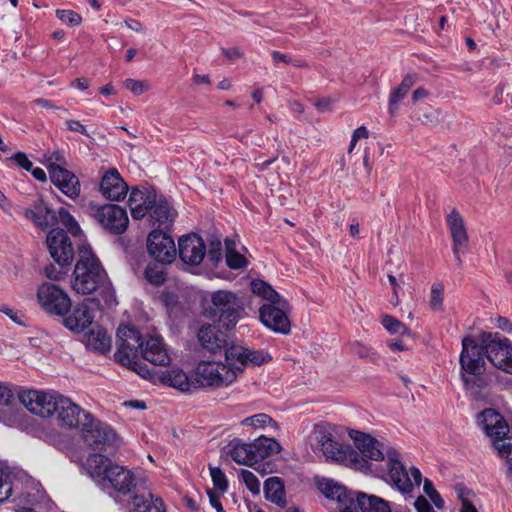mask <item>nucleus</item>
<instances>
[{
  "instance_id": "obj_1",
  "label": "nucleus",
  "mask_w": 512,
  "mask_h": 512,
  "mask_svg": "<svg viewBox=\"0 0 512 512\" xmlns=\"http://www.w3.org/2000/svg\"><path fill=\"white\" fill-rule=\"evenodd\" d=\"M19 400L27 410L37 416H54L58 425L63 428H81L84 415L90 414L71 399L58 393L28 390L19 394Z\"/></svg>"
},
{
  "instance_id": "obj_2",
  "label": "nucleus",
  "mask_w": 512,
  "mask_h": 512,
  "mask_svg": "<svg viewBox=\"0 0 512 512\" xmlns=\"http://www.w3.org/2000/svg\"><path fill=\"white\" fill-rule=\"evenodd\" d=\"M72 288L82 295L102 291L111 296V283L107 273L89 247L79 248V259L73 272Z\"/></svg>"
},
{
  "instance_id": "obj_3",
  "label": "nucleus",
  "mask_w": 512,
  "mask_h": 512,
  "mask_svg": "<svg viewBox=\"0 0 512 512\" xmlns=\"http://www.w3.org/2000/svg\"><path fill=\"white\" fill-rule=\"evenodd\" d=\"M485 349L483 346V335L481 336V344L472 337H465L462 340V351L460 353L461 378L466 390L470 391L475 397L479 391L487 386V381L483 377L486 369L484 360Z\"/></svg>"
},
{
  "instance_id": "obj_4",
  "label": "nucleus",
  "mask_w": 512,
  "mask_h": 512,
  "mask_svg": "<svg viewBox=\"0 0 512 512\" xmlns=\"http://www.w3.org/2000/svg\"><path fill=\"white\" fill-rule=\"evenodd\" d=\"M308 443L315 453H322L326 459L339 463H353L360 469L368 468V463L350 447H344L335 440L332 428L328 425H315L308 436Z\"/></svg>"
},
{
  "instance_id": "obj_5",
  "label": "nucleus",
  "mask_w": 512,
  "mask_h": 512,
  "mask_svg": "<svg viewBox=\"0 0 512 512\" xmlns=\"http://www.w3.org/2000/svg\"><path fill=\"white\" fill-rule=\"evenodd\" d=\"M483 431L493 440V446L501 458L506 460L512 475V429L494 409H486L478 415Z\"/></svg>"
},
{
  "instance_id": "obj_6",
  "label": "nucleus",
  "mask_w": 512,
  "mask_h": 512,
  "mask_svg": "<svg viewBox=\"0 0 512 512\" xmlns=\"http://www.w3.org/2000/svg\"><path fill=\"white\" fill-rule=\"evenodd\" d=\"M117 335L120 344L114 354L115 361L137 372L141 377L154 380V375L145 364L138 362V350L142 351L143 341L140 333L131 327L121 326L118 328Z\"/></svg>"
},
{
  "instance_id": "obj_7",
  "label": "nucleus",
  "mask_w": 512,
  "mask_h": 512,
  "mask_svg": "<svg viewBox=\"0 0 512 512\" xmlns=\"http://www.w3.org/2000/svg\"><path fill=\"white\" fill-rule=\"evenodd\" d=\"M212 306L207 310L210 318L218 317V321L226 330L236 326L244 311V304L237 294L219 290L211 295Z\"/></svg>"
},
{
  "instance_id": "obj_8",
  "label": "nucleus",
  "mask_w": 512,
  "mask_h": 512,
  "mask_svg": "<svg viewBox=\"0 0 512 512\" xmlns=\"http://www.w3.org/2000/svg\"><path fill=\"white\" fill-rule=\"evenodd\" d=\"M80 430L84 442L93 450L106 451L118 443L114 429L107 423L95 419L91 413L84 415Z\"/></svg>"
},
{
  "instance_id": "obj_9",
  "label": "nucleus",
  "mask_w": 512,
  "mask_h": 512,
  "mask_svg": "<svg viewBox=\"0 0 512 512\" xmlns=\"http://www.w3.org/2000/svg\"><path fill=\"white\" fill-rule=\"evenodd\" d=\"M388 479L401 493H410L414 486H419L422 481V474L416 467L409 470L400 461V454L395 449L386 450Z\"/></svg>"
},
{
  "instance_id": "obj_10",
  "label": "nucleus",
  "mask_w": 512,
  "mask_h": 512,
  "mask_svg": "<svg viewBox=\"0 0 512 512\" xmlns=\"http://www.w3.org/2000/svg\"><path fill=\"white\" fill-rule=\"evenodd\" d=\"M235 379V369L222 362L200 361L195 369L196 388L228 386Z\"/></svg>"
},
{
  "instance_id": "obj_11",
  "label": "nucleus",
  "mask_w": 512,
  "mask_h": 512,
  "mask_svg": "<svg viewBox=\"0 0 512 512\" xmlns=\"http://www.w3.org/2000/svg\"><path fill=\"white\" fill-rule=\"evenodd\" d=\"M483 346L486 358L498 369L512 374V344L498 333H484Z\"/></svg>"
},
{
  "instance_id": "obj_12",
  "label": "nucleus",
  "mask_w": 512,
  "mask_h": 512,
  "mask_svg": "<svg viewBox=\"0 0 512 512\" xmlns=\"http://www.w3.org/2000/svg\"><path fill=\"white\" fill-rule=\"evenodd\" d=\"M316 484L319 491L332 504H335L336 510L339 512H358L356 506L360 502L361 492L348 491L332 479H318Z\"/></svg>"
},
{
  "instance_id": "obj_13",
  "label": "nucleus",
  "mask_w": 512,
  "mask_h": 512,
  "mask_svg": "<svg viewBox=\"0 0 512 512\" xmlns=\"http://www.w3.org/2000/svg\"><path fill=\"white\" fill-rule=\"evenodd\" d=\"M37 299L41 308L49 315L63 317L71 308V299L59 286L45 282L37 290Z\"/></svg>"
},
{
  "instance_id": "obj_14",
  "label": "nucleus",
  "mask_w": 512,
  "mask_h": 512,
  "mask_svg": "<svg viewBox=\"0 0 512 512\" xmlns=\"http://www.w3.org/2000/svg\"><path fill=\"white\" fill-rule=\"evenodd\" d=\"M91 213L95 220L108 232L115 235L123 234L129 224L125 209L115 204L92 206Z\"/></svg>"
},
{
  "instance_id": "obj_15",
  "label": "nucleus",
  "mask_w": 512,
  "mask_h": 512,
  "mask_svg": "<svg viewBox=\"0 0 512 512\" xmlns=\"http://www.w3.org/2000/svg\"><path fill=\"white\" fill-rule=\"evenodd\" d=\"M290 306L285 299H278L277 302L263 305L259 310L261 322L276 333L288 334L291 324L287 313Z\"/></svg>"
},
{
  "instance_id": "obj_16",
  "label": "nucleus",
  "mask_w": 512,
  "mask_h": 512,
  "mask_svg": "<svg viewBox=\"0 0 512 512\" xmlns=\"http://www.w3.org/2000/svg\"><path fill=\"white\" fill-rule=\"evenodd\" d=\"M223 351H225L227 366L235 369L236 374L242 372L248 363L259 366L271 359L263 351L251 350L238 344H228Z\"/></svg>"
},
{
  "instance_id": "obj_17",
  "label": "nucleus",
  "mask_w": 512,
  "mask_h": 512,
  "mask_svg": "<svg viewBox=\"0 0 512 512\" xmlns=\"http://www.w3.org/2000/svg\"><path fill=\"white\" fill-rule=\"evenodd\" d=\"M147 250L149 255L161 264L171 263L177 255L173 238L161 230H153L148 235Z\"/></svg>"
},
{
  "instance_id": "obj_18",
  "label": "nucleus",
  "mask_w": 512,
  "mask_h": 512,
  "mask_svg": "<svg viewBox=\"0 0 512 512\" xmlns=\"http://www.w3.org/2000/svg\"><path fill=\"white\" fill-rule=\"evenodd\" d=\"M98 305L94 299L84 300L73 309L70 308L67 316H63V325L72 332L81 333L92 324L95 317L94 307Z\"/></svg>"
},
{
  "instance_id": "obj_19",
  "label": "nucleus",
  "mask_w": 512,
  "mask_h": 512,
  "mask_svg": "<svg viewBox=\"0 0 512 512\" xmlns=\"http://www.w3.org/2000/svg\"><path fill=\"white\" fill-rule=\"evenodd\" d=\"M47 246L51 257L61 267L69 266L74 258V249L66 232L53 229L47 236Z\"/></svg>"
},
{
  "instance_id": "obj_20",
  "label": "nucleus",
  "mask_w": 512,
  "mask_h": 512,
  "mask_svg": "<svg viewBox=\"0 0 512 512\" xmlns=\"http://www.w3.org/2000/svg\"><path fill=\"white\" fill-rule=\"evenodd\" d=\"M178 253L185 264L197 266L206 255V245L200 236L189 234L179 239Z\"/></svg>"
},
{
  "instance_id": "obj_21",
  "label": "nucleus",
  "mask_w": 512,
  "mask_h": 512,
  "mask_svg": "<svg viewBox=\"0 0 512 512\" xmlns=\"http://www.w3.org/2000/svg\"><path fill=\"white\" fill-rule=\"evenodd\" d=\"M156 202V192L153 188L147 186L133 187L128 204L131 215L134 219H142L147 215Z\"/></svg>"
},
{
  "instance_id": "obj_22",
  "label": "nucleus",
  "mask_w": 512,
  "mask_h": 512,
  "mask_svg": "<svg viewBox=\"0 0 512 512\" xmlns=\"http://www.w3.org/2000/svg\"><path fill=\"white\" fill-rule=\"evenodd\" d=\"M447 224L453 240V254L459 266L462 264L461 252H465L469 246V238L464 226V221L459 212L451 211L447 218Z\"/></svg>"
},
{
  "instance_id": "obj_23",
  "label": "nucleus",
  "mask_w": 512,
  "mask_h": 512,
  "mask_svg": "<svg viewBox=\"0 0 512 512\" xmlns=\"http://www.w3.org/2000/svg\"><path fill=\"white\" fill-rule=\"evenodd\" d=\"M102 195L112 201L123 200L128 193V185L125 183L116 168L107 170L100 182Z\"/></svg>"
},
{
  "instance_id": "obj_24",
  "label": "nucleus",
  "mask_w": 512,
  "mask_h": 512,
  "mask_svg": "<svg viewBox=\"0 0 512 512\" xmlns=\"http://www.w3.org/2000/svg\"><path fill=\"white\" fill-rule=\"evenodd\" d=\"M49 174L52 183L66 196L74 199L80 194V183L78 178L61 165L51 164Z\"/></svg>"
},
{
  "instance_id": "obj_25",
  "label": "nucleus",
  "mask_w": 512,
  "mask_h": 512,
  "mask_svg": "<svg viewBox=\"0 0 512 512\" xmlns=\"http://www.w3.org/2000/svg\"><path fill=\"white\" fill-rule=\"evenodd\" d=\"M197 338L201 347L212 354L222 352L228 345L227 335L212 324L202 325Z\"/></svg>"
},
{
  "instance_id": "obj_26",
  "label": "nucleus",
  "mask_w": 512,
  "mask_h": 512,
  "mask_svg": "<svg viewBox=\"0 0 512 512\" xmlns=\"http://www.w3.org/2000/svg\"><path fill=\"white\" fill-rule=\"evenodd\" d=\"M142 357L155 366H168L171 362L170 355L160 336H149L143 341Z\"/></svg>"
},
{
  "instance_id": "obj_27",
  "label": "nucleus",
  "mask_w": 512,
  "mask_h": 512,
  "mask_svg": "<svg viewBox=\"0 0 512 512\" xmlns=\"http://www.w3.org/2000/svg\"><path fill=\"white\" fill-rule=\"evenodd\" d=\"M350 436L363 457L374 461L384 460V445L376 438L359 431H352Z\"/></svg>"
},
{
  "instance_id": "obj_28",
  "label": "nucleus",
  "mask_w": 512,
  "mask_h": 512,
  "mask_svg": "<svg viewBox=\"0 0 512 512\" xmlns=\"http://www.w3.org/2000/svg\"><path fill=\"white\" fill-rule=\"evenodd\" d=\"M103 489L112 488L121 494H128L132 488L136 487L134 474L123 466L115 464L110 468L105 485L101 486Z\"/></svg>"
},
{
  "instance_id": "obj_29",
  "label": "nucleus",
  "mask_w": 512,
  "mask_h": 512,
  "mask_svg": "<svg viewBox=\"0 0 512 512\" xmlns=\"http://www.w3.org/2000/svg\"><path fill=\"white\" fill-rule=\"evenodd\" d=\"M115 463L103 454L94 453L90 454L85 462L84 468L89 476L101 487L105 485L106 478L110 474V468H113Z\"/></svg>"
},
{
  "instance_id": "obj_30",
  "label": "nucleus",
  "mask_w": 512,
  "mask_h": 512,
  "mask_svg": "<svg viewBox=\"0 0 512 512\" xmlns=\"http://www.w3.org/2000/svg\"><path fill=\"white\" fill-rule=\"evenodd\" d=\"M154 380L158 379L164 385L176 388L181 392H189L192 388L196 389L195 378H189L186 373L181 369H171L161 372L159 375L152 372Z\"/></svg>"
},
{
  "instance_id": "obj_31",
  "label": "nucleus",
  "mask_w": 512,
  "mask_h": 512,
  "mask_svg": "<svg viewBox=\"0 0 512 512\" xmlns=\"http://www.w3.org/2000/svg\"><path fill=\"white\" fill-rule=\"evenodd\" d=\"M24 216L41 228H48L54 224L56 219L53 211L43 200L36 201L32 208L26 209L24 211Z\"/></svg>"
},
{
  "instance_id": "obj_32",
  "label": "nucleus",
  "mask_w": 512,
  "mask_h": 512,
  "mask_svg": "<svg viewBox=\"0 0 512 512\" xmlns=\"http://www.w3.org/2000/svg\"><path fill=\"white\" fill-rule=\"evenodd\" d=\"M229 455L238 464L252 466L256 464L252 443H242L234 440L229 445Z\"/></svg>"
},
{
  "instance_id": "obj_33",
  "label": "nucleus",
  "mask_w": 512,
  "mask_h": 512,
  "mask_svg": "<svg viewBox=\"0 0 512 512\" xmlns=\"http://www.w3.org/2000/svg\"><path fill=\"white\" fill-rule=\"evenodd\" d=\"M252 447L254 456H256V462L281 451V446L275 439L265 436H259L252 442Z\"/></svg>"
},
{
  "instance_id": "obj_34",
  "label": "nucleus",
  "mask_w": 512,
  "mask_h": 512,
  "mask_svg": "<svg viewBox=\"0 0 512 512\" xmlns=\"http://www.w3.org/2000/svg\"><path fill=\"white\" fill-rule=\"evenodd\" d=\"M417 80L416 74H407L400 85L395 88L389 98V112L394 115L398 109V103L407 95L409 90L414 86Z\"/></svg>"
},
{
  "instance_id": "obj_35",
  "label": "nucleus",
  "mask_w": 512,
  "mask_h": 512,
  "mask_svg": "<svg viewBox=\"0 0 512 512\" xmlns=\"http://www.w3.org/2000/svg\"><path fill=\"white\" fill-rule=\"evenodd\" d=\"M86 346L90 350L106 353L111 348V338L106 330L97 327L87 334Z\"/></svg>"
},
{
  "instance_id": "obj_36",
  "label": "nucleus",
  "mask_w": 512,
  "mask_h": 512,
  "mask_svg": "<svg viewBox=\"0 0 512 512\" xmlns=\"http://www.w3.org/2000/svg\"><path fill=\"white\" fill-rule=\"evenodd\" d=\"M264 494L267 500L279 505H285V488L279 477H270L264 482Z\"/></svg>"
},
{
  "instance_id": "obj_37",
  "label": "nucleus",
  "mask_w": 512,
  "mask_h": 512,
  "mask_svg": "<svg viewBox=\"0 0 512 512\" xmlns=\"http://www.w3.org/2000/svg\"><path fill=\"white\" fill-rule=\"evenodd\" d=\"M150 211V218L153 224L157 223L159 226L167 227L174 221L175 212L171 209L166 200L156 201Z\"/></svg>"
},
{
  "instance_id": "obj_38",
  "label": "nucleus",
  "mask_w": 512,
  "mask_h": 512,
  "mask_svg": "<svg viewBox=\"0 0 512 512\" xmlns=\"http://www.w3.org/2000/svg\"><path fill=\"white\" fill-rule=\"evenodd\" d=\"M358 512H391L388 502L373 495L361 494L357 504Z\"/></svg>"
},
{
  "instance_id": "obj_39",
  "label": "nucleus",
  "mask_w": 512,
  "mask_h": 512,
  "mask_svg": "<svg viewBox=\"0 0 512 512\" xmlns=\"http://www.w3.org/2000/svg\"><path fill=\"white\" fill-rule=\"evenodd\" d=\"M252 292L270 303L277 302L278 299H283L268 283L263 280H253L251 283Z\"/></svg>"
},
{
  "instance_id": "obj_40",
  "label": "nucleus",
  "mask_w": 512,
  "mask_h": 512,
  "mask_svg": "<svg viewBox=\"0 0 512 512\" xmlns=\"http://www.w3.org/2000/svg\"><path fill=\"white\" fill-rule=\"evenodd\" d=\"M145 278L153 286L159 287L166 281V272L163 267L156 263H150L144 271Z\"/></svg>"
},
{
  "instance_id": "obj_41",
  "label": "nucleus",
  "mask_w": 512,
  "mask_h": 512,
  "mask_svg": "<svg viewBox=\"0 0 512 512\" xmlns=\"http://www.w3.org/2000/svg\"><path fill=\"white\" fill-rule=\"evenodd\" d=\"M14 487L15 482L12 473L0 468V503L12 495Z\"/></svg>"
},
{
  "instance_id": "obj_42",
  "label": "nucleus",
  "mask_w": 512,
  "mask_h": 512,
  "mask_svg": "<svg viewBox=\"0 0 512 512\" xmlns=\"http://www.w3.org/2000/svg\"><path fill=\"white\" fill-rule=\"evenodd\" d=\"M242 424L246 426H253L255 428H264L267 425L272 427L273 429L278 428V424L269 415L265 413L247 417L242 421Z\"/></svg>"
},
{
  "instance_id": "obj_43",
  "label": "nucleus",
  "mask_w": 512,
  "mask_h": 512,
  "mask_svg": "<svg viewBox=\"0 0 512 512\" xmlns=\"http://www.w3.org/2000/svg\"><path fill=\"white\" fill-rule=\"evenodd\" d=\"M58 218L60 223L71 233L73 236H79L81 229L75 218L65 209L58 210Z\"/></svg>"
},
{
  "instance_id": "obj_44",
  "label": "nucleus",
  "mask_w": 512,
  "mask_h": 512,
  "mask_svg": "<svg viewBox=\"0 0 512 512\" xmlns=\"http://www.w3.org/2000/svg\"><path fill=\"white\" fill-rule=\"evenodd\" d=\"M382 325L391 334L408 335L410 330L398 319L390 315H385L382 318Z\"/></svg>"
},
{
  "instance_id": "obj_45",
  "label": "nucleus",
  "mask_w": 512,
  "mask_h": 512,
  "mask_svg": "<svg viewBox=\"0 0 512 512\" xmlns=\"http://www.w3.org/2000/svg\"><path fill=\"white\" fill-rule=\"evenodd\" d=\"M444 286L441 283H434L431 287L429 306L433 311L443 310Z\"/></svg>"
},
{
  "instance_id": "obj_46",
  "label": "nucleus",
  "mask_w": 512,
  "mask_h": 512,
  "mask_svg": "<svg viewBox=\"0 0 512 512\" xmlns=\"http://www.w3.org/2000/svg\"><path fill=\"white\" fill-rule=\"evenodd\" d=\"M151 501L144 494H136L129 503L130 512H150Z\"/></svg>"
},
{
  "instance_id": "obj_47",
  "label": "nucleus",
  "mask_w": 512,
  "mask_h": 512,
  "mask_svg": "<svg viewBox=\"0 0 512 512\" xmlns=\"http://www.w3.org/2000/svg\"><path fill=\"white\" fill-rule=\"evenodd\" d=\"M56 16L61 22L72 27L79 26L82 22L80 14L72 10L58 9L56 10Z\"/></svg>"
},
{
  "instance_id": "obj_48",
  "label": "nucleus",
  "mask_w": 512,
  "mask_h": 512,
  "mask_svg": "<svg viewBox=\"0 0 512 512\" xmlns=\"http://www.w3.org/2000/svg\"><path fill=\"white\" fill-rule=\"evenodd\" d=\"M209 470L214 487L221 492H225L228 488V482L224 472L219 467H213L211 465L209 466Z\"/></svg>"
},
{
  "instance_id": "obj_49",
  "label": "nucleus",
  "mask_w": 512,
  "mask_h": 512,
  "mask_svg": "<svg viewBox=\"0 0 512 512\" xmlns=\"http://www.w3.org/2000/svg\"><path fill=\"white\" fill-rule=\"evenodd\" d=\"M240 476L251 493L255 495H258L260 493V482L254 475V473H252L249 470L242 469L240 472Z\"/></svg>"
},
{
  "instance_id": "obj_50",
  "label": "nucleus",
  "mask_w": 512,
  "mask_h": 512,
  "mask_svg": "<svg viewBox=\"0 0 512 512\" xmlns=\"http://www.w3.org/2000/svg\"><path fill=\"white\" fill-rule=\"evenodd\" d=\"M226 264L231 269L245 268L248 264L246 258L236 252L226 253Z\"/></svg>"
},
{
  "instance_id": "obj_51",
  "label": "nucleus",
  "mask_w": 512,
  "mask_h": 512,
  "mask_svg": "<svg viewBox=\"0 0 512 512\" xmlns=\"http://www.w3.org/2000/svg\"><path fill=\"white\" fill-rule=\"evenodd\" d=\"M222 244L219 239H214L210 242V247L207 252L208 259L215 265L221 260Z\"/></svg>"
},
{
  "instance_id": "obj_52",
  "label": "nucleus",
  "mask_w": 512,
  "mask_h": 512,
  "mask_svg": "<svg viewBox=\"0 0 512 512\" xmlns=\"http://www.w3.org/2000/svg\"><path fill=\"white\" fill-rule=\"evenodd\" d=\"M125 87L135 95H141L148 89V85L143 81L127 79L125 81Z\"/></svg>"
},
{
  "instance_id": "obj_53",
  "label": "nucleus",
  "mask_w": 512,
  "mask_h": 512,
  "mask_svg": "<svg viewBox=\"0 0 512 512\" xmlns=\"http://www.w3.org/2000/svg\"><path fill=\"white\" fill-rule=\"evenodd\" d=\"M14 400V393L5 384L0 383V405L8 406Z\"/></svg>"
},
{
  "instance_id": "obj_54",
  "label": "nucleus",
  "mask_w": 512,
  "mask_h": 512,
  "mask_svg": "<svg viewBox=\"0 0 512 512\" xmlns=\"http://www.w3.org/2000/svg\"><path fill=\"white\" fill-rule=\"evenodd\" d=\"M66 127L70 131L77 132V133H80L82 135L89 137V133H88L86 127L77 120H72V119L67 120Z\"/></svg>"
},
{
  "instance_id": "obj_55",
  "label": "nucleus",
  "mask_w": 512,
  "mask_h": 512,
  "mask_svg": "<svg viewBox=\"0 0 512 512\" xmlns=\"http://www.w3.org/2000/svg\"><path fill=\"white\" fill-rule=\"evenodd\" d=\"M414 506L417 512H434V509L429 503V501L423 496H419L415 500Z\"/></svg>"
},
{
  "instance_id": "obj_56",
  "label": "nucleus",
  "mask_w": 512,
  "mask_h": 512,
  "mask_svg": "<svg viewBox=\"0 0 512 512\" xmlns=\"http://www.w3.org/2000/svg\"><path fill=\"white\" fill-rule=\"evenodd\" d=\"M13 159L20 167L24 168L27 171L32 169V162L27 158L25 153L18 152L13 156Z\"/></svg>"
},
{
  "instance_id": "obj_57",
  "label": "nucleus",
  "mask_w": 512,
  "mask_h": 512,
  "mask_svg": "<svg viewBox=\"0 0 512 512\" xmlns=\"http://www.w3.org/2000/svg\"><path fill=\"white\" fill-rule=\"evenodd\" d=\"M208 496L211 506L215 508L217 512H225L220 501V496L217 493H215L213 490H208Z\"/></svg>"
},
{
  "instance_id": "obj_58",
  "label": "nucleus",
  "mask_w": 512,
  "mask_h": 512,
  "mask_svg": "<svg viewBox=\"0 0 512 512\" xmlns=\"http://www.w3.org/2000/svg\"><path fill=\"white\" fill-rule=\"evenodd\" d=\"M271 56H272V59H273V62L277 65L278 63L282 62V63H285V64H291L292 63V58L280 51H273L271 53Z\"/></svg>"
},
{
  "instance_id": "obj_59",
  "label": "nucleus",
  "mask_w": 512,
  "mask_h": 512,
  "mask_svg": "<svg viewBox=\"0 0 512 512\" xmlns=\"http://www.w3.org/2000/svg\"><path fill=\"white\" fill-rule=\"evenodd\" d=\"M34 103L43 108H46V109H57V110H61V111L65 112V113L68 112L67 109L57 107L51 101H49L47 99L37 98L34 100Z\"/></svg>"
},
{
  "instance_id": "obj_60",
  "label": "nucleus",
  "mask_w": 512,
  "mask_h": 512,
  "mask_svg": "<svg viewBox=\"0 0 512 512\" xmlns=\"http://www.w3.org/2000/svg\"><path fill=\"white\" fill-rule=\"evenodd\" d=\"M496 326L505 332H512V323L508 318L499 317L496 321Z\"/></svg>"
},
{
  "instance_id": "obj_61",
  "label": "nucleus",
  "mask_w": 512,
  "mask_h": 512,
  "mask_svg": "<svg viewBox=\"0 0 512 512\" xmlns=\"http://www.w3.org/2000/svg\"><path fill=\"white\" fill-rule=\"evenodd\" d=\"M223 54L230 60L238 59L242 57V53L236 47L232 48H222Z\"/></svg>"
},
{
  "instance_id": "obj_62",
  "label": "nucleus",
  "mask_w": 512,
  "mask_h": 512,
  "mask_svg": "<svg viewBox=\"0 0 512 512\" xmlns=\"http://www.w3.org/2000/svg\"><path fill=\"white\" fill-rule=\"evenodd\" d=\"M368 137H369V133L365 126L358 127L356 130H354V132L352 134V138H354V142H358V140L361 138L366 139Z\"/></svg>"
},
{
  "instance_id": "obj_63",
  "label": "nucleus",
  "mask_w": 512,
  "mask_h": 512,
  "mask_svg": "<svg viewBox=\"0 0 512 512\" xmlns=\"http://www.w3.org/2000/svg\"><path fill=\"white\" fill-rule=\"evenodd\" d=\"M0 311L5 313L14 322L19 323V324L22 323L18 313L16 311H14L12 308L7 307V306H3V307L0 308Z\"/></svg>"
},
{
  "instance_id": "obj_64",
  "label": "nucleus",
  "mask_w": 512,
  "mask_h": 512,
  "mask_svg": "<svg viewBox=\"0 0 512 512\" xmlns=\"http://www.w3.org/2000/svg\"><path fill=\"white\" fill-rule=\"evenodd\" d=\"M428 95V92L424 88H417L412 94V102L415 104L420 99L425 98Z\"/></svg>"
}]
</instances>
